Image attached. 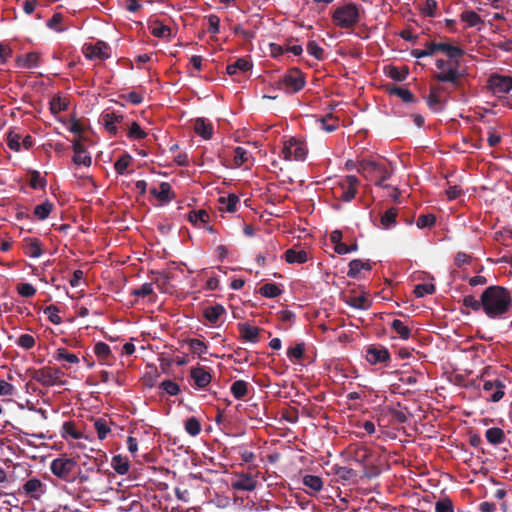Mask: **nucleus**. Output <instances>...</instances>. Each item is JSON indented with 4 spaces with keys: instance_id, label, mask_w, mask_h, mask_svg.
<instances>
[{
    "instance_id": "1",
    "label": "nucleus",
    "mask_w": 512,
    "mask_h": 512,
    "mask_svg": "<svg viewBox=\"0 0 512 512\" xmlns=\"http://www.w3.org/2000/svg\"><path fill=\"white\" fill-rule=\"evenodd\" d=\"M462 305L475 312L482 310L489 319H506L512 312L511 291L504 286L491 285L482 292L480 299L464 296Z\"/></svg>"
},
{
    "instance_id": "2",
    "label": "nucleus",
    "mask_w": 512,
    "mask_h": 512,
    "mask_svg": "<svg viewBox=\"0 0 512 512\" xmlns=\"http://www.w3.org/2000/svg\"><path fill=\"white\" fill-rule=\"evenodd\" d=\"M361 5L354 2H345L338 6L331 18L333 23L341 29H352L360 22Z\"/></svg>"
},
{
    "instance_id": "3",
    "label": "nucleus",
    "mask_w": 512,
    "mask_h": 512,
    "mask_svg": "<svg viewBox=\"0 0 512 512\" xmlns=\"http://www.w3.org/2000/svg\"><path fill=\"white\" fill-rule=\"evenodd\" d=\"M358 172L365 178L374 180L378 186H384V181L390 178L393 169L391 164L384 162H376L371 160H363L359 163Z\"/></svg>"
},
{
    "instance_id": "4",
    "label": "nucleus",
    "mask_w": 512,
    "mask_h": 512,
    "mask_svg": "<svg viewBox=\"0 0 512 512\" xmlns=\"http://www.w3.org/2000/svg\"><path fill=\"white\" fill-rule=\"evenodd\" d=\"M435 65L439 70V72L434 75L437 81L448 82L453 84L456 88L459 87L460 79L464 76V73L459 70V60L437 59Z\"/></svg>"
},
{
    "instance_id": "5",
    "label": "nucleus",
    "mask_w": 512,
    "mask_h": 512,
    "mask_svg": "<svg viewBox=\"0 0 512 512\" xmlns=\"http://www.w3.org/2000/svg\"><path fill=\"white\" fill-rule=\"evenodd\" d=\"M347 454L350 461L363 467V478H372L378 475V471L373 474L368 471V462L372 457V451L369 447L360 443H352L347 448Z\"/></svg>"
},
{
    "instance_id": "6",
    "label": "nucleus",
    "mask_w": 512,
    "mask_h": 512,
    "mask_svg": "<svg viewBox=\"0 0 512 512\" xmlns=\"http://www.w3.org/2000/svg\"><path fill=\"white\" fill-rule=\"evenodd\" d=\"M359 183V179L356 176L347 175L333 187V194L336 198L349 202L355 198Z\"/></svg>"
},
{
    "instance_id": "7",
    "label": "nucleus",
    "mask_w": 512,
    "mask_h": 512,
    "mask_svg": "<svg viewBox=\"0 0 512 512\" xmlns=\"http://www.w3.org/2000/svg\"><path fill=\"white\" fill-rule=\"evenodd\" d=\"M64 373L56 367L45 366L40 369H34L31 377L42 386L50 387L54 385H62L61 377Z\"/></svg>"
},
{
    "instance_id": "8",
    "label": "nucleus",
    "mask_w": 512,
    "mask_h": 512,
    "mask_svg": "<svg viewBox=\"0 0 512 512\" xmlns=\"http://www.w3.org/2000/svg\"><path fill=\"white\" fill-rule=\"evenodd\" d=\"M278 88L286 93L293 94L302 90L305 86V78L302 72L297 69H291L277 82Z\"/></svg>"
},
{
    "instance_id": "9",
    "label": "nucleus",
    "mask_w": 512,
    "mask_h": 512,
    "mask_svg": "<svg viewBox=\"0 0 512 512\" xmlns=\"http://www.w3.org/2000/svg\"><path fill=\"white\" fill-rule=\"evenodd\" d=\"M75 467L76 461L74 459L59 457L51 462L50 470L56 477L68 481Z\"/></svg>"
},
{
    "instance_id": "10",
    "label": "nucleus",
    "mask_w": 512,
    "mask_h": 512,
    "mask_svg": "<svg viewBox=\"0 0 512 512\" xmlns=\"http://www.w3.org/2000/svg\"><path fill=\"white\" fill-rule=\"evenodd\" d=\"M283 158L285 160H304L307 155V149L303 142L291 138L284 143L282 150Z\"/></svg>"
},
{
    "instance_id": "11",
    "label": "nucleus",
    "mask_w": 512,
    "mask_h": 512,
    "mask_svg": "<svg viewBox=\"0 0 512 512\" xmlns=\"http://www.w3.org/2000/svg\"><path fill=\"white\" fill-rule=\"evenodd\" d=\"M488 88L494 94H506L512 90V77L492 74L488 78Z\"/></svg>"
},
{
    "instance_id": "12",
    "label": "nucleus",
    "mask_w": 512,
    "mask_h": 512,
    "mask_svg": "<svg viewBox=\"0 0 512 512\" xmlns=\"http://www.w3.org/2000/svg\"><path fill=\"white\" fill-rule=\"evenodd\" d=\"M20 493L30 499L39 500L46 493V485L38 478H31L22 485Z\"/></svg>"
},
{
    "instance_id": "13",
    "label": "nucleus",
    "mask_w": 512,
    "mask_h": 512,
    "mask_svg": "<svg viewBox=\"0 0 512 512\" xmlns=\"http://www.w3.org/2000/svg\"><path fill=\"white\" fill-rule=\"evenodd\" d=\"M190 377L194 381V385L198 389L207 387L212 380V375L205 366H196L190 369Z\"/></svg>"
},
{
    "instance_id": "14",
    "label": "nucleus",
    "mask_w": 512,
    "mask_h": 512,
    "mask_svg": "<svg viewBox=\"0 0 512 512\" xmlns=\"http://www.w3.org/2000/svg\"><path fill=\"white\" fill-rule=\"evenodd\" d=\"M390 359V353L383 346L371 345L366 350V360L372 364L384 363Z\"/></svg>"
},
{
    "instance_id": "15",
    "label": "nucleus",
    "mask_w": 512,
    "mask_h": 512,
    "mask_svg": "<svg viewBox=\"0 0 512 512\" xmlns=\"http://www.w3.org/2000/svg\"><path fill=\"white\" fill-rule=\"evenodd\" d=\"M332 474L337 477V481H340L343 484L356 483L358 478L357 471L346 466L334 465L332 467Z\"/></svg>"
},
{
    "instance_id": "16",
    "label": "nucleus",
    "mask_w": 512,
    "mask_h": 512,
    "mask_svg": "<svg viewBox=\"0 0 512 512\" xmlns=\"http://www.w3.org/2000/svg\"><path fill=\"white\" fill-rule=\"evenodd\" d=\"M124 120V116L121 114H117L115 112H104L101 115V122L104 125L106 131L112 135L116 136L118 133L117 124L121 123Z\"/></svg>"
},
{
    "instance_id": "17",
    "label": "nucleus",
    "mask_w": 512,
    "mask_h": 512,
    "mask_svg": "<svg viewBox=\"0 0 512 512\" xmlns=\"http://www.w3.org/2000/svg\"><path fill=\"white\" fill-rule=\"evenodd\" d=\"M110 47L103 41H98L95 45L87 46L85 49V56L91 60L93 59H107L110 57Z\"/></svg>"
},
{
    "instance_id": "18",
    "label": "nucleus",
    "mask_w": 512,
    "mask_h": 512,
    "mask_svg": "<svg viewBox=\"0 0 512 512\" xmlns=\"http://www.w3.org/2000/svg\"><path fill=\"white\" fill-rule=\"evenodd\" d=\"M238 330L241 338L251 343H257L259 341V334L262 331L259 327L252 326L248 323H238Z\"/></svg>"
},
{
    "instance_id": "19",
    "label": "nucleus",
    "mask_w": 512,
    "mask_h": 512,
    "mask_svg": "<svg viewBox=\"0 0 512 512\" xmlns=\"http://www.w3.org/2000/svg\"><path fill=\"white\" fill-rule=\"evenodd\" d=\"M504 387L502 381L496 380V381H485L483 384V389L486 392L495 391L491 394L489 400L492 402H498L500 401L504 396Z\"/></svg>"
},
{
    "instance_id": "20",
    "label": "nucleus",
    "mask_w": 512,
    "mask_h": 512,
    "mask_svg": "<svg viewBox=\"0 0 512 512\" xmlns=\"http://www.w3.org/2000/svg\"><path fill=\"white\" fill-rule=\"evenodd\" d=\"M437 49L438 51L443 52L451 60H459V57H462L465 54L464 49L460 46H455L446 42L437 43Z\"/></svg>"
},
{
    "instance_id": "21",
    "label": "nucleus",
    "mask_w": 512,
    "mask_h": 512,
    "mask_svg": "<svg viewBox=\"0 0 512 512\" xmlns=\"http://www.w3.org/2000/svg\"><path fill=\"white\" fill-rule=\"evenodd\" d=\"M24 252L31 258H38L42 255L41 242L37 238H25L23 240Z\"/></svg>"
},
{
    "instance_id": "22",
    "label": "nucleus",
    "mask_w": 512,
    "mask_h": 512,
    "mask_svg": "<svg viewBox=\"0 0 512 512\" xmlns=\"http://www.w3.org/2000/svg\"><path fill=\"white\" fill-rule=\"evenodd\" d=\"M257 482L250 474H241L239 478L232 483L235 490L253 491L256 488Z\"/></svg>"
},
{
    "instance_id": "23",
    "label": "nucleus",
    "mask_w": 512,
    "mask_h": 512,
    "mask_svg": "<svg viewBox=\"0 0 512 512\" xmlns=\"http://www.w3.org/2000/svg\"><path fill=\"white\" fill-rule=\"evenodd\" d=\"M195 133L204 138L205 140L211 139L213 135V126L204 118H197L194 124Z\"/></svg>"
},
{
    "instance_id": "24",
    "label": "nucleus",
    "mask_w": 512,
    "mask_h": 512,
    "mask_svg": "<svg viewBox=\"0 0 512 512\" xmlns=\"http://www.w3.org/2000/svg\"><path fill=\"white\" fill-rule=\"evenodd\" d=\"M39 54L37 52H29L24 56H20L17 58V66L23 69H32L36 68L39 65Z\"/></svg>"
},
{
    "instance_id": "25",
    "label": "nucleus",
    "mask_w": 512,
    "mask_h": 512,
    "mask_svg": "<svg viewBox=\"0 0 512 512\" xmlns=\"http://www.w3.org/2000/svg\"><path fill=\"white\" fill-rule=\"evenodd\" d=\"M225 313V308L220 305L216 304L214 306H209L204 309L203 316L204 318L210 323V324H217L219 321V318Z\"/></svg>"
},
{
    "instance_id": "26",
    "label": "nucleus",
    "mask_w": 512,
    "mask_h": 512,
    "mask_svg": "<svg viewBox=\"0 0 512 512\" xmlns=\"http://www.w3.org/2000/svg\"><path fill=\"white\" fill-rule=\"evenodd\" d=\"M372 269L369 261H362L361 259H354L349 262V270L347 272V276L349 278H358L361 270L370 271Z\"/></svg>"
},
{
    "instance_id": "27",
    "label": "nucleus",
    "mask_w": 512,
    "mask_h": 512,
    "mask_svg": "<svg viewBox=\"0 0 512 512\" xmlns=\"http://www.w3.org/2000/svg\"><path fill=\"white\" fill-rule=\"evenodd\" d=\"M252 68V63L245 58H238L234 63L229 64L226 67V72L228 75L232 76L236 74L238 71L246 72Z\"/></svg>"
},
{
    "instance_id": "28",
    "label": "nucleus",
    "mask_w": 512,
    "mask_h": 512,
    "mask_svg": "<svg viewBox=\"0 0 512 512\" xmlns=\"http://www.w3.org/2000/svg\"><path fill=\"white\" fill-rule=\"evenodd\" d=\"M150 32L157 38H169L171 36V28L164 25L159 20H154L150 25Z\"/></svg>"
},
{
    "instance_id": "29",
    "label": "nucleus",
    "mask_w": 512,
    "mask_h": 512,
    "mask_svg": "<svg viewBox=\"0 0 512 512\" xmlns=\"http://www.w3.org/2000/svg\"><path fill=\"white\" fill-rule=\"evenodd\" d=\"M209 214L206 210L200 209V210H191L189 211L187 215L188 221L193 224L194 226L198 227L199 223L206 224L209 221Z\"/></svg>"
},
{
    "instance_id": "30",
    "label": "nucleus",
    "mask_w": 512,
    "mask_h": 512,
    "mask_svg": "<svg viewBox=\"0 0 512 512\" xmlns=\"http://www.w3.org/2000/svg\"><path fill=\"white\" fill-rule=\"evenodd\" d=\"M345 302L356 309L367 310L370 308L371 302L364 296H345Z\"/></svg>"
},
{
    "instance_id": "31",
    "label": "nucleus",
    "mask_w": 512,
    "mask_h": 512,
    "mask_svg": "<svg viewBox=\"0 0 512 512\" xmlns=\"http://www.w3.org/2000/svg\"><path fill=\"white\" fill-rule=\"evenodd\" d=\"M111 465L116 473L119 475H125L130 468L129 460L121 455H115L112 458Z\"/></svg>"
},
{
    "instance_id": "32",
    "label": "nucleus",
    "mask_w": 512,
    "mask_h": 512,
    "mask_svg": "<svg viewBox=\"0 0 512 512\" xmlns=\"http://www.w3.org/2000/svg\"><path fill=\"white\" fill-rule=\"evenodd\" d=\"M485 437L490 444L499 445L504 442L505 433L501 428L493 427L486 431Z\"/></svg>"
},
{
    "instance_id": "33",
    "label": "nucleus",
    "mask_w": 512,
    "mask_h": 512,
    "mask_svg": "<svg viewBox=\"0 0 512 512\" xmlns=\"http://www.w3.org/2000/svg\"><path fill=\"white\" fill-rule=\"evenodd\" d=\"M284 256H285V260L288 263L302 264L308 260L307 253L304 250L296 251L294 249H288V250H286Z\"/></svg>"
},
{
    "instance_id": "34",
    "label": "nucleus",
    "mask_w": 512,
    "mask_h": 512,
    "mask_svg": "<svg viewBox=\"0 0 512 512\" xmlns=\"http://www.w3.org/2000/svg\"><path fill=\"white\" fill-rule=\"evenodd\" d=\"M230 391L236 399H243L248 393V383L244 380H236L232 383Z\"/></svg>"
},
{
    "instance_id": "35",
    "label": "nucleus",
    "mask_w": 512,
    "mask_h": 512,
    "mask_svg": "<svg viewBox=\"0 0 512 512\" xmlns=\"http://www.w3.org/2000/svg\"><path fill=\"white\" fill-rule=\"evenodd\" d=\"M440 88L431 87L430 93L427 97V105L435 112L441 111L443 109L441 100L438 96Z\"/></svg>"
},
{
    "instance_id": "36",
    "label": "nucleus",
    "mask_w": 512,
    "mask_h": 512,
    "mask_svg": "<svg viewBox=\"0 0 512 512\" xmlns=\"http://www.w3.org/2000/svg\"><path fill=\"white\" fill-rule=\"evenodd\" d=\"M389 93L392 95H397L405 103L415 102V97H414L413 93L410 90H408L407 88L393 85L391 88H389Z\"/></svg>"
},
{
    "instance_id": "37",
    "label": "nucleus",
    "mask_w": 512,
    "mask_h": 512,
    "mask_svg": "<svg viewBox=\"0 0 512 512\" xmlns=\"http://www.w3.org/2000/svg\"><path fill=\"white\" fill-rule=\"evenodd\" d=\"M62 437L67 439L68 437L78 440L82 438V433L76 429V425L72 421L64 422L62 425Z\"/></svg>"
},
{
    "instance_id": "38",
    "label": "nucleus",
    "mask_w": 512,
    "mask_h": 512,
    "mask_svg": "<svg viewBox=\"0 0 512 512\" xmlns=\"http://www.w3.org/2000/svg\"><path fill=\"white\" fill-rule=\"evenodd\" d=\"M151 194L157 197L160 201H171V185L167 182H162L159 186V191L156 188L151 189Z\"/></svg>"
},
{
    "instance_id": "39",
    "label": "nucleus",
    "mask_w": 512,
    "mask_h": 512,
    "mask_svg": "<svg viewBox=\"0 0 512 512\" xmlns=\"http://www.w3.org/2000/svg\"><path fill=\"white\" fill-rule=\"evenodd\" d=\"M94 429L100 440H104L111 432L109 421L104 418H98L94 421Z\"/></svg>"
},
{
    "instance_id": "40",
    "label": "nucleus",
    "mask_w": 512,
    "mask_h": 512,
    "mask_svg": "<svg viewBox=\"0 0 512 512\" xmlns=\"http://www.w3.org/2000/svg\"><path fill=\"white\" fill-rule=\"evenodd\" d=\"M219 202L224 205V207H221L222 210L235 212L240 199L236 194H229L227 197H220Z\"/></svg>"
},
{
    "instance_id": "41",
    "label": "nucleus",
    "mask_w": 512,
    "mask_h": 512,
    "mask_svg": "<svg viewBox=\"0 0 512 512\" xmlns=\"http://www.w3.org/2000/svg\"><path fill=\"white\" fill-rule=\"evenodd\" d=\"M54 359L56 361H66L70 364H77L79 363V358L76 354L74 353H70L67 349L65 348H58L56 350V353L54 355Z\"/></svg>"
},
{
    "instance_id": "42",
    "label": "nucleus",
    "mask_w": 512,
    "mask_h": 512,
    "mask_svg": "<svg viewBox=\"0 0 512 512\" xmlns=\"http://www.w3.org/2000/svg\"><path fill=\"white\" fill-rule=\"evenodd\" d=\"M391 328L399 335L403 340H407L411 336V329L405 325L401 320L394 319L391 322Z\"/></svg>"
},
{
    "instance_id": "43",
    "label": "nucleus",
    "mask_w": 512,
    "mask_h": 512,
    "mask_svg": "<svg viewBox=\"0 0 512 512\" xmlns=\"http://www.w3.org/2000/svg\"><path fill=\"white\" fill-rule=\"evenodd\" d=\"M54 205L46 200L44 203L40 204V205H37L35 208H34V216L38 219V220H45L46 218H48L49 214L51 213L52 209H53Z\"/></svg>"
},
{
    "instance_id": "44",
    "label": "nucleus",
    "mask_w": 512,
    "mask_h": 512,
    "mask_svg": "<svg viewBox=\"0 0 512 512\" xmlns=\"http://www.w3.org/2000/svg\"><path fill=\"white\" fill-rule=\"evenodd\" d=\"M302 481L303 484L313 492H319L323 487V481L321 477L316 475H305Z\"/></svg>"
},
{
    "instance_id": "45",
    "label": "nucleus",
    "mask_w": 512,
    "mask_h": 512,
    "mask_svg": "<svg viewBox=\"0 0 512 512\" xmlns=\"http://www.w3.org/2000/svg\"><path fill=\"white\" fill-rule=\"evenodd\" d=\"M321 128L327 132L335 131L339 126L338 118L334 117L333 114L329 113L320 119Z\"/></svg>"
},
{
    "instance_id": "46",
    "label": "nucleus",
    "mask_w": 512,
    "mask_h": 512,
    "mask_svg": "<svg viewBox=\"0 0 512 512\" xmlns=\"http://www.w3.org/2000/svg\"><path fill=\"white\" fill-rule=\"evenodd\" d=\"M282 293V290L275 283H266L260 288V294L266 298H276Z\"/></svg>"
},
{
    "instance_id": "47",
    "label": "nucleus",
    "mask_w": 512,
    "mask_h": 512,
    "mask_svg": "<svg viewBox=\"0 0 512 512\" xmlns=\"http://www.w3.org/2000/svg\"><path fill=\"white\" fill-rule=\"evenodd\" d=\"M397 209L390 208L381 216V225L384 229H389L396 224Z\"/></svg>"
},
{
    "instance_id": "48",
    "label": "nucleus",
    "mask_w": 512,
    "mask_h": 512,
    "mask_svg": "<svg viewBox=\"0 0 512 512\" xmlns=\"http://www.w3.org/2000/svg\"><path fill=\"white\" fill-rule=\"evenodd\" d=\"M185 431L190 435V436H197L200 434L201 432V423L200 421L192 416L190 418H188L186 421H185Z\"/></svg>"
},
{
    "instance_id": "49",
    "label": "nucleus",
    "mask_w": 512,
    "mask_h": 512,
    "mask_svg": "<svg viewBox=\"0 0 512 512\" xmlns=\"http://www.w3.org/2000/svg\"><path fill=\"white\" fill-rule=\"evenodd\" d=\"M189 348L193 354L201 357L202 354L207 353L208 346L200 339H189L187 340Z\"/></svg>"
},
{
    "instance_id": "50",
    "label": "nucleus",
    "mask_w": 512,
    "mask_h": 512,
    "mask_svg": "<svg viewBox=\"0 0 512 512\" xmlns=\"http://www.w3.org/2000/svg\"><path fill=\"white\" fill-rule=\"evenodd\" d=\"M249 152L243 147H236L234 149L233 161L236 167H240L249 160Z\"/></svg>"
},
{
    "instance_id": "51",
    "label": "nucleus",
    "mask_w": 512,
    "mask_h": 512,
    "mask_svg": "<svg viewBox=\"0 0 512 512\" xmlns=\"http://www.w3.org/2000/svg\"><path fill=\"white\" fill-rule=\"evenodd\" d=\"M461 19L467 23L469 27H475L482 23L481 17L476 12L470 10L462 12Z\"/></svg>"
},
{
    "instance_id": "52",
    "label": "nucleus",
    "mask_w": 512,
    "mask_h": 512,
    "mask_svg": "<svg viewBox=\"0 0 512 512\" xmlns=\"http://www.w3.org/2000/svg\"><path fill=\"white\" fill-rule=\"evenodd\" d=\"M131 159L132 157L128 154V153H125L123 154L121 157H119V159L114 163V169L115 171L120 174V175H123L128 166L130 165L131 163Z\"/></svg>"
},
{
    "instance_id": "53",
    "label": "nucleus",
    "mask_w": 512,
    "mask_h": 512,
    "mask_svg": "<svg viewBox=\"0 0 512 512\" xmlns=\"http://www.w3.org/2000/svg\"><path fill=\"white\" fill-rule=\"evenodd\" d=\"M60 309L56 305H49L44 309V314L47 315L49 321L55 325L62 323V319L59 316Z\"/></svg>"
},
{
    "instance_id": "54",
    "label": "nucleus",
    "mask_w": 512,
    "mask_h": 512,
    "mask_svg": "<svg viewBox=\"0 0 512 512\" xmlns=\"http://www.w3.org/2000/svg\"><path fill=\"white\" fill-rule=\"evenodd\" d=\"M436 287L431 283H421L415 286L414 294L417 298H421L425 295H431L435 292Z\"/></svg>"
},
{
    "instance_id": "55",
    "label": "nucleus",
    "mask_w": 512,
    "mask_h": 512,
    "mask_svg": "<svg viewBox=\"0 0 512 512\" xmlns=\"http://www.w3.org/2000/svg\"><path fill=\"white\" fill-rule=\"evenodd\" d=\"M94 353L98 359L106 360L111 356V349L108 344L97 342L94 346Z\"/></svg>"
},
{
    "instance_id": "56",
    "label": "nucleus",
    "mask_w": 512,
    "mask_h": 512,
    "mask_svg": "<svg viewBox=\"0 0 512 512\" xmlns=\"http://www.w3.org/2000/svg\"><path fill=\"white\" fill-rule=\"evenodd\" d=\"M305 351V343L300 342L297 343L295 346L288 348L287 350V356L289 359H296L301 360L304 356Z\"/></svg>"
},
{
    "instance_id": "57",
    "label": "nucleus",
    "mask_w": 512,
    "mask_h": 512,
    "mask_svg": "<svg viewBox=\"0 0 512 512\" xmlns=\"http://www.w3.org/2000/svg\"><path fill=\"white\" fill-rule=\"evenodd\" d=\"M436 512H454L453 502L449 497L440 498L435 503Z\"/></svg>"
},
{
    "instance_id": "58",
    "label": "nucleus",
    "mask_w": 512,
    "mask_h": 512,
    "mask_svg": "<svg viewBox=\"0 0 512 512\" xmlns=\"http://www.w3.org/2000/svg\"><path fill=\"white\" fill-rule=\"evenodd\" d=\"M127 135L131 139L141 140L147 136V133L141 128L139 123L134 121L132 122Z\"/></svg>"
},
{
    "instance_id": "59",
    "label": "nucleus",
    "mask_w": 512,
    "mask_h": 512,
    "mask_svg": "<svg viewBox=\"0 0 512 512\" xmlns=\"http://www.w3.org/2000/svg\"><path fill=\"white\" fill-rule=\"evenodd\" d=\"M46 184H47L46 179L41 177V174L39 171L34 170L30 173L29 185L31 188H33V189L44 188L46 186Z\"/></svg>"
},
{
    "instance_id": "60",
    "label": "nucleus",
    "mask_w": 512,
    "mask_h": 512,
    "mask_svg": "<svg viewBox=\"0 0 512 512\" xmlns=\"http://www.w3.org/2000/svg\"><path fill=\"white\" fill-rule=\"evenodd\" d=\"M436 223V217L434 214H421L419 215L416 225L418 228H429Z\"/></svg>"
},
{
    "instance_id": "61",
    "label": "nucleus",
    "mask_w": 512,
    "mask_h": 512,
    "mask_svg": "<svg viewBox=\"0 0 512 512\" xmlns=\"http://www.w3.org/2000/svg\"><path fill=\"white\" fill-rule=\"evenodd\" d=\"M20 139H21V135L19 133L15 132V131H10L7 134L8 147L15 152L20 151V148H21Z\"/></svg>"
},
{
    "instance_id": "62",
    "label": "nucleus",
    "mask_w": 512,
    "mask_h": 512,
    "mask_svg": "<svg viewBox=\"0 0 512 512\" xmlns=\"http://www.w3.org/2000/svg\"><path fill=\"white\" fill-rule=\"evenodd\" d=\"M307 52L314 56L317 60H323L324 59V50L322 47H320L316 41H309L307 43Z\"/></svg>"
},
{
    "instance_id": "63",
    "label": "nucleus",
    "mask_w": 512,
    "mask_h": 512,
    "mask_svg": "<svg viewBox=\"0 0 512 512\" xmlns=\"http://www.w3.org/2000/svg\"><path fill=\"white\" fill-rule=\"evenodd\" d=\"M68 107V103L62 100L60 97H54L50 102V110L53 114H58L65 111Z\"/></svg>"
},
{
    "instance_id": "64",
    "label": "nucleus",
    "mask_w": 512,
    "mask_h": 512,
    "mask_svg": "<svg viewBox=\"0 0 512 512\" xmlns=\"http://www.w3.org/2000/svg\"><path fill=\"white\" fill-rule=\"evenodd\" d=\"M16 344L23 349L29 350L35 345V338L30 334H22L16 341Z\"/></svg>"
}]
</instances>
